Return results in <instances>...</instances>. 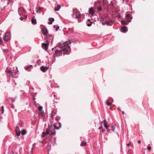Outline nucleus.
Returning a JSON list of instances; mask_svg holds the SVG:
<instances>
[{"mask_svg": "<svg viewBox=\"0 0 154 154\" xmlns=\"http://www.w3.org/2000/svg\"><path fill=\"white\" fill-rule=\"evenodd\" d=\"M72 41L70 40L68 42H65L63 43L60 46L62 48V49L60 50H56L54 53L55 56H59L62 55V53L64 54H69L70 50V48L69 45L71 42Z\"/></svg>", "mask_w": 154, "mask_h": 154, "instance_id": "1", "label": "nucleus"}, {"mask_svg": "<svg viewBox=\"0 0 154 154\" xmlns=\"http://www.w3.org/2000/svg\"><path fill=\"white\" fill-rule=\"evenodd\" d=\"M73 11L75 13V18L78 20L79 22H81L85 18V15L84 14H81L79 11L76 9H73Z\"/></svg>", "mask_w": 154, "mask_h": 154, "instance_id": "2", "label": "nucleus"}, {"mask_svg": "<svg viewBox=\"0 0 154 154\" xmlns=\"http://www.w3.org/2000/svg\"><path fill=\"white\" fill-rule=\"evenodd\" d=\"M17 71H16L14 72V71L12 69V68L11 67H8L7 68L6 70V72L9 73L10 76H11L12 78L14 77L15 78L14 75L18 72L17 68H16Z\"/></svg>", "mask_w": 154, "mask_h": 154, "instance_id": "3", "label": "nucleus"}, {"mask_svg": "<svg viewBox=\"0 0 154 154\" xmlns=\"http://www.w3.org/2000/svg\"><path fill=\"white\" fill-rule=\"evenodd\" d=\"M53 38L54 36L51 35L49 34L47 35L45 38V39L46 40V41L45 42H46L52 45Z\"/></svg>", "mask_w": 154, "mask_h": 154, "instance_id": "4", "label": "nucleus"}, {"mask_svg": "<svg viewBox=\"0 0 154 154\" xmlns=\"http://www.w3.org/2000/svg\"><path fill=\"white\" fill-rule=\"evenodd\" d=\"M11 38L10 33L9 32L7 31L6 32L4 36V40L5 41L7 42Z\"/></svg>", "mask_w": 154, "mask_h": 154, "instance_id": "5", "label": "nucleus"}, {"mask_svg": "<svg viewBox=\"0 0 154 154\" xmlns=\"http://www.w3.org/2000/svg\"><path fill=\"white\" fill-rule=\"evenodd\" d=\"M18 13L20 16H23L25 15V11L24 8L22 7L20 8L18 10Z\"/></svg>", "mask_w": 154, "mask_h": 154, "instance_id": "6", "label": "nucleus"}, {"mask_svg": "<svg viewBox=\"0 0 154 154\" xmlns=\"http://www.w3.org/2000/svg\"><path fill=\"white\" fill-rule=\"evenodd\" d=\"M41 31L42 34L44 36H46L48 33V31L45 26H43L42 29Z\"/></svg>", "mask_w": 154, "mask_h": 154, "instance_id": "7", "label": "nucleus"}, {"mask_svg": "<svg viewBox=\"0 0 154 154\" xmlns=\"http://www.w3.org/2000/svg\"><path fill=\"white\" fill-rule=\"evenodd\" d=\"M50 132V129L49 128H47L45 132V131L43 132L42 135V137H43L47 136L48 134H49Z\"/></svg>", "mask_w": 154, "mask_h": 154, "instance_id": "8", "label": "nucleus"}, {"mask_svg": "<svg viewBox=\"0 0 154 154\" xmlns=\"http://www.w3.org/2000/svg\"><path fill=\"white\" fill-rule=\"evenodd\" d=\"M46 42L45 43H42V48L44 49L45 50H47L48 49V46L50 44V43L48 42Z\"/></svg>", "mask_w": 154, "mask_h": 154, "instance_id": "9", "label": "nucleus"}, {"mask_svg": "<svg viewBox=\"0 0 154 154\" xmlns=\"http://www.w3.org/2000/svg\"><path fill=\"white\" fill-rule=\"evenodd\" d=\"M125 17L128 22L131 21V20L132 19V17L131 14H127L126 15Z\"/></svg>", "mask_w": 154, "mask_h": 154, "instance_id": "10", "label": "nucleus"}, {"mask_svg": "<svg viewBox=\"0 0 154 154\" xmlns=\"http://www.w3.org/2000/svg\"><path fill=\"white\" fill-rule=\"evenodd\" d=\"M66 32L68 34L73 33V28L71 27L68 28Z\"/></svg>", "mask_w": 154, "mask_h": 154, "instance_id": "11", "label": "nucleus"}, {"mask_svg": "<svg viewBox=\"0 0 154 154\" xmlns=\"http://www.w3.org/2000/svg\"><path fill=\"white\" fill-rule=\"evenodd\" d=\"M128 28L126 26H122L121 29V31L123 32H126L128 31Z\"/></svg>", "mask_w": 154, "mask_h": 154, "instance_id": "12", "label": "nucleus"}, {"mask_svg": "<svg viewBox=\"0 0 154 154\" xmlns=\"http://www.w3.org/2000/svg\"><path fill=\"white\" fill-rule=\"evenodd\" d=\"M89 13L91 15H94V14L95 13V11L93 8H90L89 10Z\"/></svg>", "mask_w": 154, "mask_h": 154, "instance_id": "13", "label": "nucleus"}, {"mask_svg": "<svg viewBox=\"0 0 154 154\" xmlns=\"http://www.w3.org/2000/svg\"><path fill=\"white\" fill-rule=\"evenodd\" d=\"M103 123H104V126L105 128L107 129L108 131H109V130L108 129V127L109 126L107 125V122L106 121V120L105 119L103 121Z\"/></svg>", "mask_w": 154, "mask_h": 154, "instance_id": "14", "label": "nucleus"}, {"mask_svg": "<svg viewBox=\"0 0 154 154\" xmlns=\"http://www.w3.org/2000/svg\"><path fill=\"white\" fill-rule=\"evenodd\" d=\"M48 68L46 66H42L41 67L40 69L41 70L44 72H46L48 69Z\"/></svg>", "mask_w": 154, "mask_h": 154, "instance_id": "15", "label": "nucleus"}, {"mask_svg": "<svg viewBox=\"0 0 154 154\" xmlns=\"http://www.w3.org/2000/svg\"><path fill=\"white\" fill-rule=\"evenodd\" d=\"M17 129H19V127H16L15 129L16 134V136L19 137L20 135V131H18Z\"/></svg>", "mask_w": 154, "mask_h": 154, "instance_id": "16", "label": "nucleus"}, {"mask_svg": "<svg viewBox=\"0 0 154 154\" xmlns=\"http://www.w3.org/2000/svg\"><path fill=\"white\" fill-rule=\"evenodd\" d=\"M31 22L33 24H36L37 23L36 20L34 17L32 18L31 19Z\"/></svg>", "mask_w": 154, "mask_h": 154, "instance_id": "17", "label": "nucleus"}, {"mask_svg": "<svg viewBox=\"0 0 154 154\" xmlns=\"http://www.w3.org/2000/svg\"><path fill=\"white\" fill-rule=\"evenodd\" d=\"M57 111L56 110H52L51 112V118L52 119L53 118V117L55 115Z\"/></svg>", "mask_w": 154, "mask_h": 154, "instance_id": "18", "label": "nucleus"}, {"mask_svg": "<svg viewBox=\"0 0 154 154\" xmlns=\"http://www.w3.org/2000/svg\"><path fill=\"white\" fill-rule=\"evenodd\" d=\"M106 18V17H103L101 18H100V21L103 24V23H106L107 22L105 21V19Z\"/></svg>", "mask_w": 154, "mask_h": 154, "instance_id": "19", "label": "nucleus"}, {"mask_svg": "<svg viewBox=\"0 0 154 154\" xmlns=\"http://www.w3.org/2000/svg\"><path fill=\"white\" fill-rule=\"evenodd\" d=\"M48 20L50 21L48 22V24L51 25L52 23V22L54 21V20L53 18H49L48 19Z\"/></svg>", "mask_w": 154, "mask_h": 154, "instance_id": "20", "label": "nucleus"}, {"mask_svg": "<svg viewBox=\"0 0 154 154\" xmlns=\"http://www.w3.org/2000/svg\"><path fill=\"white\" fill-rule=\"evenodd\" d=\"M61 8L60 6L59 5H57V6L55 7L54 8L55 11H58Z\"/></svg>", "mask_w": 154, "mask_h": 154, "instance_id": "21", "label": "nucleus"}, {"mask_svg": "<svg viewBox=\"0 0 154 154\" xmlns=\"http://www.w3.org/2000/svg\"><path fill=\"white\" fill-rule=\"evenodd\" d=\"M128 22L125 20H122L121 21V23L124 25H127L128 24Z\"/></svg>", "mask_w": 154, "mask_h": 154, "instance_id": "22", "label": "nucleus"}, {"mask_svg": "<svg viewBox=\"0 0 154 154\" xmlns=\"http://www.w3.org/2000/svg\"><path fill=\"white\" fill-rule=\"evenodd\" d=\"M42 8L40 7H38L36 9V12L37 13H40L41 12V11Z\"/></svg>", "mask_w": 154, "mask_h": 154, "instance_id": "23", "label": "nucleus"}, {"mask_svg": "<svg viewBox=\"0 0 154 154\" xmlns=\"http://www.w3.org/2000/svg\"><path fill=\"white\" fill-rule=\"evenodd\" d=\"M58 124L59 125V126L58 127H57L55 124L54 125V127L55 129H58L60 128L61 126V124L60 122H58Z\"/></svg>", "mask_w": 154, "mask_h": 154, "instance_id": "24", "label": "nucleus"}, {"mask_svg": "<svg viewBox=\"0 0 154 154\" xmlns=\"http://www.w3.org/2000/svg\"><path fill=\"white\" fill-rule=\"evenodd\" d=\"M39 116L41 117H44L45 116V114L43 112H41L39 113Z\"/></svg>", "mask_w": 154, "mask_h": 154, "instance_id": "25", "label": "nucleus"}, {"mask_svg": "<svg viewBox=\"0 0 154 154\" xmlns=\"http://www.w3.org/2000/svg\"><path fill=\"white\" fill-rule=\"evenodd\" d=\"M56 134V131H54L53 132H51L50 134V136L52 137L53 136L55 135Z\"/></svg>", "mask_w": 154, "mask_h": 154, "instance_id": "26", "label": "nucleus"}, {"mask_svg": "<svg viewBox=\"0 0 154 154\" xmlns=\"http://www.w3.org/2000/svg\"><path fill=\"white\" fill-rule=\"evenodd\" d=\"M24 15V17H21L20 18V19L21 20H23L24 19H26L27 17V15Z\"/></svg>", "mask_w": 154, "mask_h": 154, "instance_id": "27", "label": "nucleus"}, {"mask_svg": "<svg viewBox=\"0 0 154 154\" xmlns=\"http://www.w3.org/2000/svg\"><path fill=\"white\" fill-rule=\"evenodd\" d=\"M21 133L22 135H24L26 133V131L25 130L23 129L22 130Z\"/></svg>", "mask_w": 154, "mask_h": 154, "instance_id": "28", "label": "nucleus"}, {"mask_svg": "<svg viewBox=\"0 0 154 154\" xmlns=\"http://www.w3.org/2000/svg\"><path fill=\"white\" fill-rule=\"evenodd\" d=\"M87 143L85 141H82L81 142L80 145L82 146H85L86 145Z\"/></svg>", "mask_w": 154, "mask_h": 154, "instance_id": "29", "label": "nucleus"}, {"mask_svg": "<svg viewBox=\"0 0 154 154\" xmlns=\"http://www.w3.org/2000/svg\"><path fill=\"white\" fill-rule=\"evenodd\" d=\"M53 27L54 28H56L55 30L56 31L58 30L59 29V26H56V25H54L53 26Z\"/></svg>", "mask_w": 154, "mask_h": 154, "instance_id": "30", "label": "nucleus"}, {"mask_svg": "<svg viewBox=\"0 0 154 154\" xmlns=\"http://www.w3.org/2000/svg\"><path fill=\"white\" fill-rule=\"evenodd\" d=\"M106 104L108 106H110L111 104V103L109 102L108 100L106 101Z\"/></svg>", "mask_w": 154, "mask_h": 154, "instance_id": "31", "label": "nucleus"}, {"mask_svg": "<svg viewBox=\"0 0 154 154\" xmlns=\"http://www.w3.org/2000/svg\"><path fill=\"white\" fill-rule=\"evenodd\" d=\"M59 99L58 98L54 99V103L58 102Z\"/></svg>", "mask_w": 154, "mask_h": 154, "instance_id": "32", "label": "nucleus"}, {"mask_svg": "<svg viewBox=\"0 0 154 154\" xmlns=\"http://www.w3.org/2000/svg\"><path fill=\"white\" fill-rule=\"evenodd\" d=\"M111 129L112 131H114L115 129V127L114 126H111Z\"/></svg>", "mask_w": 154, "mask_h": 154, "instance_id": "33", "label": "nucleus"}, {"mask_svg": "<svg viewBox=\"0 0 154 154\" xmlns=\"http://www.w3.org/2000/svg\"><path fill=\"white\" fill-rule=\"evenodd\" d=\"M42 109V106H40L38 107V110L39 111H41Z\"/></svg>", "mask_w": 154, "mask_h": 154, "instance_id": "34", "label": "nucleus"}, {"mask_svg": "<svg viewBox=\"0 0 154 154\" xmlns=\"http://www.w3.org/2000/svg\"><path fill=\"white\" fill-rule=\"evenodd\" d=\"M97 10L99 11H100L102 10V8L101 7H99L97 8Z\"/></svg>", "mask_w": 154, "mask_h": 154, "instance_id": "35", "label": "nucleus"}, {"mask_svg": "<svg viewBox=\"0 0 154 154\" xmlns=\"http://www.w3.org/2000/svg\"><path fill=\"white\" fill-rule=\"evenodd\" d=\"M60 117H57L55 119V120L57 121L58 122V121L60 120Z\"/></svg>", "mask_w": 154, "mask_h": 154, "instance_id": "36", "label": "nucleus"}, {"mask_svg": "<svg viewBox=\"0 0 154 154\" xmlns=\"http://www.w3.org/2000/svg\"><path fill=\"white\" fill-rule=\"evenodd\" d=\"M147 149L148 150L150 151L151 150V147L150 146H148Z\"/></svg>", "mask_w": 154, "mask_h": 154, "instance_id": "37", "label": "nucleus"}, {"mask_svg": "<svg viewBox=\"0 0 154 154\" xmlns=\"http://www.w3.org/2000/svg\"><path fill=\"white\" fill-rule=\"evenodd\" d=\"M30 68V67H29V66H25V69L26 70H28V69Z\"/></svg>", "mask_w": 154, "mask_h": 154, "instance_id": "38", "label": "nucleus"}, {"mask_svg": "<svg viewBox=\"0 0 154 154\" xmlns=\"http://www.w3.org/2000/svg\"><path fill=\"white\" fill-rule=\"evenodd\" d=\"M131 144V142H130L129 143H127V145L128 146H129Z\"/></svg>", "mask_w": 154, "mask_h": 154, "instance_id": "39", "label": "nucleus"}, {"mask_svg": "<svg viewBox=\"0 0 154 154\" xmlns=\"http://www.w3.org/2000/svg\"><path fill=\"white\" fill-rule=\"evenodd\" d=\"M92 25V23L91 22L90 23H88L87 24V26H91Z\"/></svg>", "mask_w": 154, "mask_h": 154, "instance_id": "40", "label": "nucleus"}, {"mask_svg": "<svg viewBox=\"0 0 154 154\" xmlns=\"http://www.w3.org/2000/svg\"><path fill=\"white\" fill-rule=\"evenodd\" d=\"M2 113H3V112H4V106H2Z\"/></svg>", "mask_w": 154, "mask_h": 154, "instance_id": "41", "label": "nucleus"}, {"mask_svg": "<svg viewBox=\"0 0 154 154\" xmlns=\"http://www.w3.org/2000/svg\"><path fill=\"white\" fill-rule=\"evenodd\" d=\"M101 131L102 132H104L105 131V130L104 129H102L101 130Z\"/></svg>", "mask_w": 154, "mask_h": 154, "instance_id": "42", "label": "nucleus"}, {"mask_svg": "<svg viewBox=\"0 0 154 154\" xmlns=\"http://www.w3.org/2000/svg\"><path fill=\"white\" fill-rule=\"evenodd\" d=\"M102 128V125H101V126L99 128V129H101Z\"/></svg>", "mask_w": 154, "mask_h": 154, "instance_id": "43", "label": "nucleus"}, {"mask_svg": "<svg viewBox=\"0 0 154 154\" xmlns=\"http://www.w3.org/2000/svg\"><path fill=\"white\" fill-rule=\"evenodd\" d=\"M11 107L13 109L14 108V106L13 105H12L11 106Z\"/></svg>", "mask_w": 154, "mask_h": 154, "instance_id": "44", "label": "nucleus"}, {"mask_svg": "<svg viewBox=\"0 0 154 154\" xmlns=\"http://www.w3.org/2000/svg\"><path fill=\"white\" fill-rule=\"evenodd\" d=\"M141 142V141H140V140H139L138 141V143H139V144Z\"/></svg>", "mask_w": 154, "mask_h": 154, "instance_id": "45", "label": "nucleus"}, {"mask_svg": "<svg viewBox=\"0 0 154 154\" xmlns=\"http://www.w3.org/2000/svg\"><path fill=\"white\" fill-rule=\"evenodd\" d=\"M29 66V67H30H30H32V65H29V66Z\"/></svg>", "mask_w": 154, "mask_h": 154, "instance_id": "46", "label": "nucleus"}, {"mask_svg": "<svg viewBox=\"0 0 154 154\" xmlns=\"http://www.w3.org/2000/svg\"><path fill=\"white\" fill-rule=\"evenodd\" d=\"M87 21H90V19H88L87 20Z\"/></svg>", "mask_w": 154, "mask_h": 154, "instance_id": "47", "label": "nucleus"}, {"mask_svg": "<svg viewBox=\"0 0 154 154\" xmlns=\"http://www.w3.org/2000/svg\"><path fill=\"white\" fill-rule=\"evenodd\" d=\"M2 2H4V0H1V1Z\"/></svg>", "mask_w": 154, "mask_h": 154, "instance_id": "48", "label": "nucleus"}, {"mask_svg": "<svg viewBox=\"0 0 154 154\" xmlns=\"http://www.w3.org/2000/svg\"><path fill=\"white\" fill-rule=\"evenodd\" d=\"M54 96L55 97V95H54Z\"/></svg>", "mask_w": 154, "mask_h": 154, "instance_id": "49", "label": "nucleus"}]
</instances>
